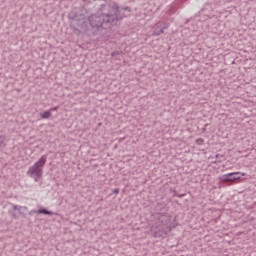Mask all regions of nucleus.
I'll list each match as a JSON object with an SVG mask.
<instances>
[{
    "label": "nucleus",
    "instance_id": "f257e3e1",
    "mask_svg": "<svg viewBox=\"0 0 256 256\" xmlns=\"http://www.w3.org/2000/svg\"><path fill=\"white\" fill-rule=\"evenodd\" d=\"M131 16V7H122L117 3L109 4L108 13L106 14H93L89 17V23L92 29L99 30L100 27L103 29H111L119 24V21Z\"/></svg>",
    "mask_w": 256,
    "mask_h": 256
},
{
    "label": "nucleus",
    "instance_id": "f03ea898",
    "mask_svg": "<svg viewBox=\"0 0 256 256\" xmlns=\"http://www.w3.org/2000/svg\"><path fill=\"white\" fill-rule=\"evenodd\" d=\"M45 163H47V155L41 156V158L27 171V175L34 179L36 183L43 181V168L45 167Z\"/></svg>",
    "mask_w": 256,
    "mask_h": 256
},
{
    "label": "nucleus",
    "instance_id": "7ed1b4c3",
    "mask_svg": "<svg viewBox=\"0 0 256 256\" xmlns=\"http://www.w3.org/2000/svg\"><path fill=\"white\" fill-rule=\"evenodd\" d=\"M241 172H232L229 174H224L220 177V180L223 183H227V182H233V181H239V179H241Z\"/></svg>",
    "mask_w": 256,
    "mask_h": 256
},
{
    "label": "nucleus",
    "instance_id": "20e7f679",
    "mask_svg": "<svg viewBox=\"0 0 256 256\" xmlns=\"http://www.w3.org/2000/svg\"><path fill=\"white\" fill-rule=\"evenodd\" d=\"M33 213H36L37 215H53L52 211H49L45 208L35 210V211H33Z\"/></svg>",
    "mask_w": 256,
    "mask_h": 256
},
{
    "label": "nucleus",
    "instance_id": "39448f33",
    "mask_svg": "<svg viewBox=\"0 0 256 256\" xmlns=\"http://www.w3.org/2000/svg\"><path fill=\"white\" fill-rule=\"evenodd\" d=\"M165 29H167V26H164L163 28L157 27L152 33V35L154 37H158V35H163V33H165Z\"/></svg>",
    "mask_w": 256,
    "mask_h": 256
},
{
    "label": "nucleus",
    "instance_id": "423d86ee",
    "mask_svg": "<svg viewBox=\"0 0 256 256\" xmlns=\"http://www.w3.org/2000/svg\"><path fill=\"white\" fill-rule=\"evenodd\" d=\"M41 119H50L51 117V111H44L40 113Z\"/></svg>",
    "mask_w": 256,
    "mask_h": 256
},
{
    "label": "nucleus",
    "instance_id": "0eeeda50",
    "mask_svg": "<svg viewBox=\"0 0 256 256\" xmlns=\"http://www.w3.org/2000/svg\"><path fill=\"white\" fill-rule=\"evenodd\" d=\"M0 147H5V136H0Z\"/></svg>",
    "mask_w": 256,
    "mask_h": 256
},
{
    "label": "nucleus",
    "instance_id": "6e6552de",
    "mask_svg": "<svg viewBox=\"0 0 256 256\" xmlns=\"http://www.w3.org/2000/svg\"><path fill=\"white\" fill-rule=\"evenodd\" d=\"M12 209L14 210V211H21V206H17V205H12Z\"/></svg>",
    "mask_w": 256,
    "mask_h": 256
},
{
    "label": "nucleus",
    "instance_id": "1a4fd4ad",
    "mask_svg": "<svg viewBox=\"0 0 256 256\" xmlns=\"http://www.w3.org/2000/svg\"><path fill=\"white\" fill-rule=\"evenodd\" d=\"M117 55H121V52H119V51H114V52L111 53V56H112V57H117Z\"/></svg>",
    "mask_w": 256,
    "mask_h": 256
},
{
    "label": "nucleus",
    "instance_id": "9d476101",
    "mask_svg": "<svg viewBox=\"0 0 256 256\" xmlns=\"http://www.w3.org/2000/svg\"><path fill=\"white\" fill-rule=\"evenodd\" d=\"M114 195H119V188L113 190Z\"/></svg>",
    "mask_w": 256,
    "mask_h": 256
},
{
    "label": "nucleus",
    "instance_id": "9b49d317",
    "mask_svg": "<svg viewBox=\"0 0 256 256\" xmlns=\"http://www.w3.org/2000/svg\"><path fill=\"white\" fill-rule=\"evenodd\" d=\"M57 109H59V106H55V107L51 108L50 111H57Z\"/></svg>",
    "mask_w": 256,
    "mask_h": 256
},
{
    "label": "nucleus",
    "instance_id": "f8f14e48",
    "mask_svg": "<svg viewBox=\"0 0 256 256\" xmlns=\"http://www.w3.org/2000/svg\"><path fill=\"white\" fill-rule=\"evenodd\" d=\"M177 197H179V199H181L182 197H185V194H179V195H177Z\"/></svg>",
    "mask_w": 256,
    "mask_h": 256
},
{
    "label": "nucleus",
    "instance_id": "ddd939ff",
    "mask_svg": "<svg viewBox=\"0 0 256 256\" xmlns=\"http://www.w3.org/2000/svg\"><path fill=\"white\" fill-rule=\"evenodd\" d=\"M13 219H17V214H12Z\"/></svg>",
    "mask_w": 256,
    "mask_h": 256
},
{
    "label": "nucleus",
    "instance_id": "4468645a",
    "mask_svg": "<svg viewBox=\"0 0 256 256\" xmlns=\"http://www.w3.org/2000/svg\"><path fill=\"white\" fill-rule=\"evenodd\" d=\"M174 197H177V191H174Z\"/></svg>",
    "mask_w": 256,
    "mask_h": 256
},
{
    "label": "nucleus",
    "instance_id": "2eb2a0df",
    "mask_svg": "<svg viewBox=\"0 0 256 256\" xmlns=\"http://www.w3.org/2000/svg\"><path fill=\"white\" fill-rule=\"evenodd\" d=\"M242 176L245 177V173H242Z\"/></svg>",
    "mask_w": 256,
    "mask_h": 256
}]
</instances>
